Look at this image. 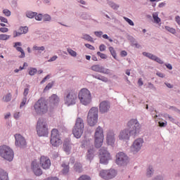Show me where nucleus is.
Segmentation results:
<instances>
[{"mask_svg":"<svg viewBox=\"0 0 180 180\" xmlns=\"http://www.w3.org/2000/svg\"><path fill=\"white\" fill-rule=\"evenodd\" d=\"M15 146L19 148H24L26 146V141L24 137L19 134H15Z\"/></svg>","mask_w":180,"mask_h":180,"instance_id":"obj_16","label":"nucleus"},{"mask_svg":"<svg viewBox=\"0 0 180 180\" xmlns=\"http://www.w3.org/2000/svg\"><path fill=\"white\" fill-rule=\"evenodd\" d=\"M37 15V13H34V12H28L26 14V16L29 18H35V16Z\"/></svg>","mask_w":180,"mask_h":180,"instance_id":"obj_39","label":"nucleus"},{"mask_svg":"<svg viewBox=\"0 0 180 180\" xmlns=\"http://www.w3.org/2000/svg\"><path fill=\"white\" fill-rule=\"evenodd\" d=\"M33 50L34 51H43L45 50V48L44 46H33Z\"/></svg>","mask_w":180,"mask_h":180,"instance_id":"obj_41","label":"nucleus"},{"mask_svg":"<svg viewBox=\"0 0 180 180\" xmlns=\"http://www.w3.org/2000/svg\"><path fill=\"white\" fill-rule=\"evenodd\" d=\"M91 70L101 73H108V70H105L103 67L99 65H93Z\"/></svg>","mask_w":180,"mask_h":180,"instance_id":"obj_21","label":"nucleus"},{"mask_svg":"<svg viewBox=\"0 0 180 180\" xmlns=\"http://www.w3.org/2000/svg\"><path fill=\"white\" fill-rule=\"evenodd\" d=\"M110 6H111V8H112V9H114V10H117L119 8V6H117V4H113V3L110 4Z\"/></svg>","mask_w":180,"mask_h":180,"instance_id":"obj_56","label":"nucleus"},{"mask_svg":"<svg viewBox=\"0 0 180 180\" xmlns=\"http://www.w3.org/2000/svg\"><path fill=\"white\" fill-rule=\"evenodd\" d=\"M22 42H15L14 43L13 47L18 51L21 53V55L19 56L20 58H25V53L22 49Z\"/></svg>","mask_w":180,"mask_h":180,"instance_id":"obj_20","label":"nucleus"},{"mask_svg":"<svg viewBox=\"0 0 180 180\" xmlns=\"http://www.w3.org/2000/svg\"><path fill=\"white\" fill-rule=\"evenodd\" d=\"M74 169L76 172L81 173L83 171L82 164L80 162H76L74 166Z\"/></svg>","mask_w":180,"mask_h":180,"instance_id":"obj_26","label":"nucleus"},{"mask_svg":"<svg viewBox=\"0 0 180 180\" xmlns=\"http://www.w3.org/2000/svg\"><path fill=\"white\" fill-rule=\"evenodd\" d=\"M127 128L120 132L119 139L129 141L131 136H136L141 131V124L136 119H131L127 122Z\"/></svg>","mask_w":180,"mask_h":180,"instance_id":"obj_1","label":"nucleus"},{"mask_svg":"<svg viewBox=\"0 0 180 180\" xmlns=\"http://www.w3.org/2000/svg\"><path fill=\"white\" fill-rule=\"evenodd\" d=\"M53 85H54L53 82L49 83L44 88V91H49V89H51V88H52Z\"/></svg>","mask_w":180,"mask_h":180,"instance_id":"obj_42","label":"nucleus"},{"mask_svg":"<svg viewBox=\"0 0 180 180\" xmlns=\"http://www.w3.org/2000/svg\"><path fill=\"white\" fill-rule=\"evenodd\" d=\"M90 146H91L90 140H84L82 141V147L83 148L89 147Z\"/></svg>","mask_w":180,"mask_h":180,"instance_id":"obj_38","label":"nucleus"},{"mask_svg":"<svg viewBox=\"0 0 180 180\" xmlns=\"http://www.w3.org/2000/svg\"><path fill=\"white\" fill-rule=\"evenodd\" d=\"M143 55L146 56V57H148V58H150V59H151L153 60L155 59V56H154V55H153V54H151L150 53H147V52H143Z\"/></svg>","mask_w":180,"mask_h":180,"instance_id":"obj_37","label":"nucleus"},{"mask_svg":"<svg viewBox=\"0 0 180 180\" xmlns=\"http://www.w3.org/2000/svg\"><path fill=\"white\" fill-rule=\"evenodd\" d=\"M0 180H9L8 172L1 168H0Z\"/></svg>","mask_w":180,"mask_h":180,"instance_id":"obj_23","label":"nucleus"},{"mask_svg":"<svg viewBox=\"0 0 180 180\" xmlns=\"http://www.w3.org/2000/svg\"><path fill=\"white\" fill-rule=\"evenodd\" d=\"M77 99V94L73 91H70L65 94L64 101L65 104L67 106H71L76 104V101Z\"/></svg>","mask_w":180,"mask_h":180,"instance_id":"obj_9","label":"nucleus"},{"mask_svg":"<svg viewBox=\"0 0 180 180\" xmlns=\"http://www.w3.org/2000/svg\"><path fill=\"white\" fill-rule=\"evenodd\" d=\"M8 31H9L8 28H6V27H1L0 28V32H2V33L8 32Z\"/></svg>","mask_w":180,"mask_h":180,"instance_id":"obj_55","label":"nucleus"},{"mask_svg":"<svg viewBox=\"0 0 180 180\" xmlns=\"http://www.w3.org/2000/svg\"><path fill=\"white\" fill-rule=\"evenodd\" d=\"M117 175V170L115 169H110V170H101L100 172V177L105 180L114 179Z\"/></svg>","mask_w":180,"mask_h":180,"instance_id":"obj_12","label":"nucleus"},{"mask_svg":"<svg viewBox=\"0 0 180 180\" xmlns=\"http://www.w3.org/2000/svg\"><path fill=\"white\" fill-rule=\"evenodd\" d=\"M9 38H11V36L8 35V34H0V40L1 41H6L8 39H9Z\"/></svg>","mask_w":180,"mask_h":180,"instance_id":"obj_36","label":"nucleus"},{"mask_svg":"<svg viewBox=\"0 0 180 180\" xmlns=\"http://www.w3.org/2000/svg\"><path fill=\"white\" fill-rule=\"evenodd\" d=\"M110 105L108 101H104L100 103L99 110L100 113L105 114L109 112Z\"/></svg>","mask_w":180,"mask_h":180,"instance_id":"obj_18","label":"nucleus"},{"mask_svg":"<svg viewBox=\"0 0 180 180\" xmlns=\"http://www.w3.org/2000/svg\"><path fill=\"white\" fill-rule=\"evenodd\" d=\"M153 173V167L152 166H149L148 169H147L146 176L148 177H150Z\"/></svg>","mask_w":180,"mask_h":180,"instance_id":"obj_34","label":"nucleus"},{"mask_svg":"<svg viewBox=\"0 0 180 180\" xmlns=\"http://www.w3.org/2000/svg\"><path fill=\"white\" fill-rule=\"evenodd\" d=\"M49 111L47 101L44 98L39 99L34 105V112L36 115L42 116Z\"/></svg>","mask_w":180,"mask_h":180,"instance_id":"obj_2","label":"nucleus"},{"mask_svg":"<svg viewBox=\"0 0 180 180\" xmlns=\"http://www.w3.org/2000/svg\"><path fill=\"white\" fill-rule=\"evenodd\" d=\"M36 130L39 137L45 136L48 134V126L46 120L44 118L39 119L37 124Z\"/></svg>","mask_w":180,"mask_h":180,"instance_id":"obj_5","label":"nucleus"},{"mask_svg":"<svg viewBox=\"0 0 180 180\" xmlns=\"http://www.w3.org/2000/svg\"><path fill=\"white\" fill-rule=\"evenodd\" d=\"M155 61L158 62V63H160V64H163L164 62L162 60H161L160 58H159L158 57H157L156 56H155L154 58V60Z\"/></svg>","mask_w":180,"mask_h":180,"instance_id":"obj_48","label":"nucleus"},{"mask_svg":"<svg viewBox=\"0 0 180 180\" xmlns=\"http://www.w3.org/2000/svg\"><path fill=\"white\" fill-rule=\"evenodd\" d=\"M95 34L97 37H101L103 32H95Z\"/></svg>","mask_w":180,"mask_h":180,"instance_id":"obj_62","label":"nucleus"},{"mask_svg":"<svg viewBox=\"0 0 180 180\" xmlns=\"http://www.w3.org/2000/svg\"><path fill=\"white\" fill-rule=\"evenodd\" d=\"M94 148L89 149L87 152V155H86L87 160H89V161H91L94 159Z\"/></svg>","mask_w":180,"mask_h":180,"instance_id":"obj_25","label":"nucleus"},{"mask_svg":"<svg viewBox=\"0 0 180 180\" xmlns=\"http://www.w3.org/2000/svg\"><path fill=\"white\" fill-rule=\"evenodd\" d=\"M158 124H159V126L160 127H165L167 125V122H159Z\"/></svg>","mask_w":180,"mask_h":180,"instance_id":"obj_57","label":"nucleus"},{"mask_svg":"<svg viewBox=\"0 0 180 180\" xmlns=\"http://www.w3.org/2000/svg\"><path fill=\"white\" fill-rule=\"evenodd\" d=\"M34 18H35L36 20L41 21L43 18V16L41 14H39V15H37L36 16H34Z\"/></svg>","mask_w":180,"mask_h":180,"instance_id":"obj_51","label":"nucleus"},{"mask_svg":"<svg viewBox=\"0 0 180 180\" xmlns=\"http://www.w3.org/2000/svg\"><path fill=\"white\" fill-rule=\"evenodd\" d=\"M108 50H110V53H111V55L112 56V57L117 59V53L115 49L112 46H110V48H108Z\"/></svg>","mask_w":180,"mask_h":180,"instance_id":"obj_29","label":"nucleus"},{"mask_svg":"<svg viewBox=\"0 0 180 180\" xmlns=\"http://www.w3.org/2000/svg\"><path fill=\"white\" fill-rule=\"evenodd\" d=\"M97 56H100L101 59H106L108 58L105 54L101 53L100 51L97 52Z\"/></svg>","mask_w":180,"mask_h":180,"instance_id":"obj_45","label":"nucleus"},{"mask_svg":"<svg viewBox=\"0 0 180 180\" xmlns=\"http://www.w3.org/2000/svg\"><path fill=\"white\" fill-rule=\"evenodd\" d=\"M165 28L167 32H170L173 34H175L176 33V30L175 29L172 28V27H170L169 26H166V27H165Z\"/></svg>","mask_w":180,"mask_h":180,"instance_id":"obj_33","label":"nucleus"},{"mask_svg":"<svg viewBox=\"0 0 180 180\" xmlns=\"http://www.w3.org/2000/svg\"><path fill=\"white\" fill-rule=\"evenodd\" d=\"M98 108L93 107L89 114L87 117V122L90 127H94L98 122Z\"/></svg>","mask_w":180,"mask_h":180,"instance_id":"obj_7","label":"nucleus"},{"mask_svg":"<svg viewBox=\"0 0 180 180\" xmlns=\"http://www.w3.org/2000/svg\"><path fill=\"white\" fill-rule=\"evenodd\" d=\"M79 99L84 105H88L91 102V94L87 89H82L79 92Z\"/></svg>","mask_w":180,"mask_h":180,"instance_id":"obj_4","label":"nucleus"},{"mask_svg":"<svg viewBox=\"0 0 180 180\" xmlns=\"http://www.w3.org/2000/svg\"><path fill=\"white\" fill-rule=\"evenodd\" d=\"M94 137L96 148H101L103 143L104 140L103 129L101 127L98 126V127H97V129H96Z\"/></svg>","mask_w":180,"mask_h":180,"instance_id":"obj_8","label":"nucleus"},{"mask_svg":"<svg viewBox=\"0 0 180 180\" xmlns=\"http://www.w3.org/2000/svg\"><path fill=\"white\" fill-rule=\"evenodd\" d=\"M77 180H91V177L88 174H82Z\"/></svg>","mask_w":180,"mask_h":180,"instance_id":"obj_31","label":"nucleus"},{"mask_svg":"<svg viewBox=\"0 0 180 180\" xmlns=\"http://www.w3.org/2000/svg\"><path fill=\"white\" fill-rule=\"evenodd\" d=\"M82 39H84L88 41H91L93 43L94 42V39L89 34H84Z\"/></svg>","mask_w":180,"mask_h":180,"instance_id":"obj_32","label":"nucleus"},{"mask_svg":"<svg viewBox=\"0 0 180 180\" xmlns=\"http://www.w3.org/2000/svg\"><path fill=\"white\" fill-rule=\"evenodd\" d=\"M124 20L129 25H131V26H134V22H133L131 20H130L129 18L124 17Z\"/></svg>","mask_w":180,"mask_h":180,"instance_id":"obj_44","label":"nucleus"},{"mask_svg":"<svg viewBox=\"0 0 180 180\" xmlns=\"http://www.w3.org/2000/svg\"><path fill=\"white\" fill-rule=\"evenodd\" d=\"M43 18H44V21H50L51 20V16L49 15H44Z\"/></svg>","mask_w":180,"mask_h":180,"instance_id":"obj_52","label":"nucleus"},{"mask_svg":"<svg viewBox=\"0 0 180 180\" xmlns=\"http://www.w3.org/2000/svg\"><path fill=\"white\" fill-rule=\"evenodd\" d=\"M57 58H58V56H54L49 60V62H53V61L56 60Z\"/></svg>","mask_w":180,"mask_h":180,"instance_id":"obj_64","label":"nucleus"},{"mask_svg":"<svg viewBox=\"0 0 180 180\" xmlns=\"http://www.w3.org/2000/svg\"><path fill=\"white\" fill-rule=\"evenodd\" d=\"M18 31L20 32V34H26L28 32V27H20Z\"/></svg>","mask_w":180,"mask_h":180,"instance_id":"obj_35","label":"nucleus"},{"mask_svg":"<svg viewBox=\"0 0 180 180\" xmlns=\"http://www.w3.org/2000/svg\"><path fill=\"white\" fill-rule=\"evenodd\" d=\"M128 162V156L123 152H119L116 154L115 162L118 165H124Z\"/></svg>","mask_w":180,"mask_h":180,"instance_id":"obj_14","label":"nucleus"},{"mask_svg":"<svg viewBox=\"0 0 180 180\" xmlns=\"http://www.w3.org/2000/svg\"><path fill=\"white\" fill-rule=\"evenodd\" d=\"M39 164L44 169H48L51 167V160L46 156H41Z\"/></svg>","mask_w":180,"mask_h":180,"instance_id":"obj_17","label":"nucleus"},{"mask_svg":"<svg viewBox=\"0 0 180 180\" xmlns=\"http://www.w3.org/2000/svg\"><path fill=\"white\" fill-rule=\"evenodd\" d=\"M155 61L158 62V63H160V64H163L164 62L162 60H161L160 58H159L158 57H157L156 56H155L154 58V60Z\"/></svg>","mask_w":180,"mask_h":180,"instance_id":"obj_49","label":"nucleus"},{"mask_svg":"<svg viewBox=\"0 0 180 180\" xmlns=\"http://www.w3.org/2000/svg\"><path fill=\"white\" fill-rule=\"evenodd\" d=\"M72 144L70 142H65L63 144V149L68 154L70 153Z\"/></svg>","mask_w":180,"mask_h":180,"instance_id":"obj_24","label":"nucleus"},{"mask_svg":"<svg viewBox=\"0 0 180 180\" xmlns=\"http://www.w3.org/2000/svg\"><path fill=\"white\" fill-rule=\"evenodd\" d=\"M22 34H20V32H17V31H14L13 32V37H19Z\"/></svg>","mask_w":180,"mask_h":180,"instance_id":"obj_58","label":"nucleus"},{"mask_svg":"<svg viewBox=\"0 0 180 180\" xmlns=\"http://www.w3.org/2000/svg\"><path fill=\"white\" fill-rule=\"evenodd\" d=\"M60 101L59 98L58 97L57 95L53 94L50 98H49V102L51 103V105H57Z\"/></svg>","mask_w":180,"mask_h":180,"instance_id":"obj_22","label":"nucleus"},{"mask_svg":"<svg viewBox=\"0 0 180 180\" xmlns=\"http://www.w3.org/2000/svg\"><path fill=\"white\" fill-rule=\"evenodd\" d=\"M175 20L176 23L180 26V16L177 15L175 17Z\"/></svg>","mask_w":180,"mask_h":180,"instance_id":"obj_61","label":"nucleus"},{"mask_svg":"<svg viewBox=\"0 0 180 180\" xmlns=\"http://www.w3.org/2000/svg\"><path fill=\"white\" fill-rule=\"evenodd\" d=\"M120 56H121L122 57H125V56H127V52L126 51H122L120 52Z\"/></svg>","mask_w":180,"mask_h":180,"instance_id":"obj_60","label":"nucleus"},{"mask_svg":"<svg viewBox=\"0 0 180 180\" xmlns=\"http://www.w3.org/2000/svg\"><path fill=\"white\" fill-rule=\"evenodd\" d=\"M98 49H100V51H105L106 50V46L104 44H101Z\"/></svg>","mask_w":180,"mask_h":180,"instance_id":"obj_54","label":"nucleus"},{"mask_svg":"<svg viewBox=\"0 0 180 180\" xmlns=\"http://www.w3.org/2000/svg\"><path fill=\"white\" fill-rule=\"evenodd\" d=\"M14 155L13 150L11 147L6 145L0 146V156L4 160L11 162L13 160Z\"/></svg>","mask_w":180,"mask_h":180,"instance_id":"obj_3","label":"nucleus"},{"mask_svg":"<svg viewBox=\"0 0 180 180\" xmlns=\"http://www.w3.org/2000/svg\"><path fill=\"white\" fill-rule=\"evenodd\" d=\"M3 100L6 103L10 102L11 100H12V95L11 94H8L4 97Z\"/></svg>","mask_w":180,"mask_h":180,"instance_id":"obj_30","label":"nucleus"},{"mask_svg":"<svg viewBox=\"0 0 180 180\" xmlns=\"http://www.w3.org/2000/svg\"><path fill=\"white\" fill-rule=\"evenodd\" d=\"M85 46L88 49H89L90 50H93L94 51L95 50V47L93 46L92 45L89 44H85Z\"/></svg>","mask_w":180,"mask_h":180,"instance_id":"obj_53","label":"nucleus"},{"mask_svg":"<svg viewBox=\"0 0 180 180\" xmlns=\"http://www.w3.org/2000/svg\"><path fill=\"white\" fill-rule=\"evenodd\" d=\"M115 143V134L112 131L107 132V143L112 146Z\"/></svg>","mask_w":180,"mask_h":180,"instance_id":"obj_19","label":"nucleus"},{"mask_svg":"<svg viewBox=\"0 0 180 180\" xmlns=\"http://www.w3.org/2000/svg\"><path fill=\"white\" fill-rule=\"evenodd\" d=\"M62 167H63L62 172L63 174H67L69 172L70 167H69V163H63Z\"/></svg>","mask_w":180,"mask_h":180,"instance_id":"obj_27","label":"nucleus"},{"mask_svg":"<svg viewBox=\"0 0 180 180\" xmlns=\"http://www.w3.org/2000/svg\"><path fill=\"white\" fill-rule=\"evenodd\" d=\"M0 20L1 22H4V23H8V19L7 18H5L2 16H0Z\"/></svg>","mask_w":180,"mask_h":180,"instance_id":"obj_59","label":"nucleus"},{"mask_svg":"<svg viewBox=\"0 0 180 180\" xmlns=\"http://www.w3.org/2000/svg\"><path fill=\"white\" fill-rule=\"evenodd\" d=\"M84 129V121L82 118L78 117L74 127L72 133L75 138L80 139L83 134Z\"/></svg>","mask_w":180,"mask_h":180,"instance_id":"obj_6","label":"nucleus"},{"mask_svg":"<svg viewBox=\"0 0 180 180\" xmlns=\"http://www.w3.org/2000/svg\"><path fill=\"white\" fill-rule=\"evenodd\" d=\"M67 51H68V52L69 53V54H70V56H73V57H76V56H77V53H76L75 51H73L72 49L68 48V49H67Z\"/></svg>","mask_w":180,"mask_h":180,"instance_id":"obj_40","label":"nucleus"},{"mask_svg":"<svg viewBox=\"0 0 180 180\" xmlns=\"http://www.w3.org/2000/svg\"><path fill=\"white\" fill-rule=\"evenodd\" d=\"M28 92H29V89H25L24 90V93H23V95H24V98H26L27 96L28 95Z\"/></svg>","mask_w":180,"mask_h":180,"instance_id":"obj_63","label":"nucleus"},{"mask_svg":"<svg viewBox=\"0 0 180 180\" xmlns=\"http://www.w3.org/2000/svg\"><path fill=\"white\" fill-rule=\"evenodd\" d=\"M31 169L36 176H41L42 174V170L40 169L39 163L37 160H34L31 164Z\"/></svg>","mask_w":180,"mask_h":180,"instance_id":"obj_15","label":"nucleus"},{"mask_svg":"<svg viewBox=\"0 0 180 180\" xmlns=\"http://www.w3.org/2000/svg\"><path fill=\"white\" fill-rule=\"evenodd\" d=\"M143 139H141V138L136 139V140H134L132 145L131 146L130 150L133 153H138L139 151L141 150V147L143 146Z\"/></svg>","mask_w":180,"mask_h":180,"instance_id":"obj_13","label":"nucleus"},{"mask_svg":"<svg viewBox=\"0 0 180 180\" xmlns=\"http://www.w3.org/2000/svg\"><path fill=\"white\" fill-rule=\"evenodd\" d=\"M153 18L154 20V22L157 24H158L161 22V19L158 17V13H154L153 14Z\"/></svg>","mask_w":180,"mask_h":180,"instance_id":"obj_28","label":"nucleus"},{"mask_svg":"<svg viewBox=\"0 0 180 180\" xmlns=\"http://www.w3.org/2000/svg\"><path fill=\"white\" fill-rule=\"evenodd\" d=\"M26 103H27V98L24 97L22 100L20 105V108H22V107H24Z\"/></svg>","mask_w":180,"mask_h":180,"instance_id":"obj_46","label":"nucleus"},{"mask_svg":"<svg viewBox=\"0 0 180 180\" xmlns=\"http://www.w3.org/2000/svg\"><path fill=\"white\" fill-rule=\"evenodd\" d=\"M37 70L36 68H31L29 70V74L32 76L34 75L35 73H37Z\"/></svg>","mask_w":180,"mask_h":180,"instance_id":"obj_43","label":"nucleus"},{"mask_svg":"<svg viewBox=\"0 0 180 180\" xmlns=\"http://www.w3.org/2000/svg\"><path fill=\"white\" fill-rule=\"evenodd\" d=\"M50 142L54 147H58L62 144L61 138L57 129H52Z\"/></svg>","mask_w":180,"mask_h":180,"instance_id":"obj_10","label":"nucleus"},{"mask_svg":"<svg viewBox=\"0 0 180 180\" xmlns=\"http://www.w3.org/2000/svg\"><path fill=\"white\" fill-rule=\"evenodd\" d=\"M165 117L169 119V120L172 122H174L175 121L174 118L168 114H165Z\"/></svg>","mask_w":180,"mask_h":180,"instance_id":"obj_47","label":"nucleus"},{"mask_svg":"<svg viewBox=\"0 0 180 180\" xmlns=\"http://www.w3.org/2000/svg\"><path fill=\"white\" fill-rule=\"evenodd\" d=\"M3 13H4L6 16H7V17L11 16V12H10L9 10H8V9L4 10V11H3Z\"/></svg>","mask_w":180,"mask_h":180,"instance_id":"obj_50","label":"nucleus"},{"mask_svg":"<svg viewBox=\"0 0 180 180\" xmlns=\"http://www.w3.org/2000/svg\"><path fill=\"white\" fill-rule=\"evenodd\" d=\"M100 163L107 165L108 161L112 159L110 153L107 150L106 148H100Z\"/></svg>","mask_w":180,"mask_h":180,"instance_id":"obj_11","label":"nucleus"}]
</instances>
